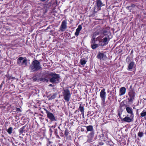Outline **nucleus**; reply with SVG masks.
Returning a JSON list of instances; mask_svg holds the SVG:
<instances>
[{
  "instance_id": "79ce46f5",
  "label": "nucleus",
  "mask_w": 146,
  "mask_h": 146,
  "mask_svg": "<svg viewBox=\"0 0 146 146\" xmlns=\"http://www.w3.org/2000/svg\"><path fill=\"white\" fill-rule=\"evenodd\" d=\"M118 115H119V117H120V118L121 114H120V113H119H119H118Z\"/></svg>"
},
{
  "instance_id": "f3484780",
  "label": "nucleus",
  "mask_w": 146,
  "mask_h": 146,
  "mask_svg": "<svg viewBox=\"0 0 146 146\" xmlns=\"http://www.w3.org/2000/svg\"><path fill=\"white\" fill-rule=\"evenodd\" d=\"M106 56V55H104L103 53L99 52L97 56V58L100 60H102Z\"/></svg>"
},
{
  "instance_id": "bb28decb",
  "label": "nucleus",
  "mask_w": 146,
  "mask_h": 146,
  "mask_svg": "<svg viewBox=\"0 0 146 146\" xmlns=\"http://www.w3.org/2000/svg\"><path fill=\"white\" fill-rule=\"evenodd\" d=\"M32 79H33V80L34 81H36L37 80L38 81H39L38 80L39 79H37V75H35L32 78Z\"/></svg>"
},
{
  "instance_id": "58836bf2",
  "label": "nucleus",
  "mask_w": 146,
  "mask_h": 146,
  "mask_svg": "<svg viewBox=\"0 0 146 146\" xmlns=\"http://www.w3.org/2000/svg\"><path fill=\"white\" fill-rule=\"evenodd\" d=\"M130 6L131 7L133 8V7H135V5L134 4H131Z\"/></svg>"
},
{
  "instance_id": "c756f323",
  "label": "nucleus",
  "mask_w": 146,
  "mask_h": 146,
  "mask_svg": "<svg viewBox=\"0 0 146 146\" xmlns=\"http://www.w3.org/2000/svg\"><path fill=\"white\" fill-rule=\"evenodd\" d=\"M80 63L81 65H83L86 64V61L84 60L81 59L80 60Z\"/></svg>"
},
{
  "instance_id": "20e7f679",
  "label": "nucleus",
  "mask_w": 146,
  "mask_h": 146,
  "mask_svg": "<svg viewBox=\"0 0 146 146\" xmlns=\"http://www.w3.org/2000/svg\"><path fill=\"white\" fill-rule=\"evenodd\" d=\"M60 75L55 73L51 72L49 81L52 84H58L60 82Z\"/></svg>"
},
{
  "instance_id": "49530a36",
  "label": "nucleus",
  "mask_w": 146,
  "mask_h": 146,
  "mask_svg": "<svg viewBox=\"0 0 146 146\" xmlns=\"http://www.w3.org/2000/svg\"><path fill=\"white\" fill-rule=\"evenodd\" d=\"M63 135V133H61V135H60V136H61L62 137Z\"/></svg>"
},
{
  "instance_id": "dca6fc26",
  "label": "nucleus",
  "mask_w": 146,
  "mask_h": 146,
  "mask_svg": "<svg viewBox=\"0 0 146 146\" xmlns=\"http://www.w3.org/2000/svg\"><path fill=\"white\" fill-rule=\"evenodd\" d=\"M126 110L128 113L130 114V115H131V116H134L133 110L131 108L127 107L126 108Z\"/></svg>"
},
{
  "instance_id": "393cba45",
  "label": "nucleus",
  "mask_w": 146,
  "mask_h": 146,
  "mask_svg": "<svg viewBox=\"0 0 146 146\" xmlns=\"http://www.w3.org/2000/svg\"><path fill=\"white\" fill-rule=\"evenodd\" d=\"M99 45L98 44H91V46L93 49H95L98 47Z\"/></svg>"
},
{
  "instance_id": "6ab92c4d",
  "label": "nucleus",
  "mask_w": 146,
  "mask_h": 146,
  "mask_svg": "<svg viewBox=\"0 0 146 146\" xmlns=\"http://www.w3.org/2000/svg\"><path fill=\"white\" fill-rule=\"evenodd\" d=\"M79 109L81 112V113L83 117H84V108L83 106H82V104H80V105L79 107Z\"/></svg>"
},
{
  "instance_id": "a878e982",
  "label": "nucleus",
  "mask_w": 146,
  "mask_h": 146,
  "mask_svg": "<svg viewBox=\"0 0 146 146\" xmlns=\"http://www.w3.org/2000/svg\"><path fill=\"white\" fill-rule=\"evenodd\" d=\"M13 130V128L11 127H9L8 129L7 130V131L8 133L9 134H11L12 133V131Z\"/></svg>"
},
{
  "instance_id": "de8ad7c7",
  "label": "nucleus",
  "mask_w": 146,
  "mask_h": 146,
  "mask_svg": "<svg viewBox=\"0 0 146 146\" xmlns=\"http://www.w3.org/2000/svg\"><path fill=\"white\" fill-rule=\"evenodd\" d=\"M40 1H45L46 0H40Z\"/></svg>"
},
{
  "instance_id": "4be33fe9",
  "label": "nucleus",
  "mask_w": 146,
  "mask_h": 146,
  "mask_svg": "<svg viewBox=\"0 0 146 146\" xmlns=\"http://www.w3.org/2000/svg\"><path fill=\"white\" fill-rule=\"evenodd\" d=\"M134 64V62H131L129 64L128 67V70H131L133 68V66Z\"/></svg>"
},
{
  "instance_id": "412c9836",
  "label": "nucleus",
  "mask_w": 146,
  "mask_h": 146,
  "mask_svg": "<svg viewBox=\"0 0 146 146\" xmlns=\"http://www.w3.org/2000/svg\"><path fill=\"white\" fill-rule=\"evenodd\" d=\"M98 38V37L96 38L95 37L92 36V38L90 41L91 44H95L96 41H97V39Z\"/></svg>"
},
{
  "instance_id": "09e8293b",
  "label": "nucleus",
  "mask_w": 146,
  "mask_h": 146,
  "mask_svg": "<svg viewBox=\"0 0 146 146\" xmlns=\"http://www.w3.org/2000/svg\"><path fill=\"white\" fill-rule=\"evenodd\" d=\"M87 142H90V141L89 140V139H88L87 140Z\"/></svg>"
},
{
  "instance_id": "c85d7f7f",
  "label": "nucleus",
  "mask_w": 146,
  "mask_h": 146,
  "mask_svg": "<svg viewBox=\"0 0 146 146\" xmlns=\"http://www.w3.org/2000/svg\"><path fill=\"white\" fill-rule=\"evenodd\" d=\"M99 34V32L98 31H96L95 32H94L92 35V36H94V37H95L96 38V36L97 35H98Z\"/></svg>"
},
{
  "instance_id": "9b49d317",
  "label": "nucleus",
  "mask_w": 146,
  "mask_h": 146,
  "mask_svg": "<svg viewBox=\"0 0 146 146\" xmlns=\"http://www.w3.org/2000/svg\"><path fill=\"white\" fill-rule=\"evenodd\" d=\"M102 133L100 135V138L105 141L108 139L107 132L106 131L102 130Z\"/></svg>"
},
{
  "instance_id": "c03bdc74",
  "label": "nucleus",
  "mask_w": 146,
  "mask_h": 146,
  "mask_svg": "<svg viewBox=\"0 0 146 146\" xmlns=\"http://www.w3.org/2000/svg\"><path fill=\"white\" fill-rule=\"evenodd\" d=\"M49 86H50L52 87L53 86V85L52 84H50L49 85Z\"/></svg>"
},
{
  "instance_id": "6e6d98bb",
  "label": "nucleus",
  "mask_w": 146,
  "mask_h": 146,
  "mask_svg": "<svg viewBox=\"0 0 146 146\" xmlns=\"http://www.w3.org/2000/svg\"><path fill=\"white\" fill-rule=\"evenodd\" d=\"M145 134H146V131H145Z\"/></svg>"
},
{
  "instance_id": "a18cd8bd",
  "label": "nucleus",
  "mask_w": 146,
  "mask_h": 146,
  "mask_svg": "<svg viewBox=\"0 0 146 146\" xmlns=\"http://www.w3.org/2000/svg\"><path fill=\"white\" fill-rule=\"evenodd\" d=\"M55 126H52L51 127H52V128H54L55 127Z\"/></svg>"
},
{
  "instance_id": "ea45409f",
  "label": "nucleus",
  "mask_w": 146,
  "mask_h": 146,
  "mask_svg": "<svg viewBox=\"0 0 146 146\" xmlns=\"http://www.w3.org/2000/svg\"><path fill=\"white\" fill-rule=\"evenodd\" d=\"M49 131L50 132V133L51 134L53 132V131L51 128H50L49 129Z\"/></svg>"
},
{
  "instance_id": "ddd939ff",
  "label": "nucleus",
  "mask_w": 146,
  "mask_h": 146,
  "mask_svg": "<svg viewBox=\"0 0 146 146\" xmlns=\"http://www.w3.org/2000/svg\"><path fill=\"white\" fill-rule=\"evenodd\" d=\"M133 117L134 116H131V115H130L129 117L126 116L123 118V120L125 122L130 123L133 121Z\"/></svg>"
},
{
  "instance_id": "f8f14e48",
  "label": "nucleus",
  "mask_w": 146,
  "mask_h": 146,
  "mask_svg": "<svg viewBox=\"0 0 146 146\" xmlns=\"http://www.w3.org/2000/svg\"><path fill=\"white\" fill-rule=\"evenodd\" d=\"M67 23L66 20H63L62 22L61 26L59 28L60 30L62 32L64 31L67 28Z\"/></svg>"
},
{
  "instance_id": "2eb2a0df",
  "label": "nucleus",
  "mask_w": 146,
  "mask_h": 146,
  "mask_svg": "<svg viewBox=\"0 0 146 146\" xmlns=\"http://www.w3.org/2000/svg\"><path fill=\"white\" fill-rule=\"evenodd\" d=\"M126 89L124 87H121L119 89V95L120 96L124 95L125 93Z\"/></svg>"
},
{
  "instance_id": "72a5a7b5",
  "label": "nucleus",
  "mask_w": 146,
  "mask_h": 146,
  "mask_svg": "<svg viewBox=\"0 0 146 146\" xmlns=\"http://www.w3.org/2000/svg\"><path fill=\"white\" fill-rule=\"evenodd\" d=\"M130 60V58L129 57H127L126 60V61L127 62H129Z\"/></svg>"
},
{
  "instance_id": "7ed1b4c3",
  "label": "nucleus",
  "mask_w": 146,
  "mask_h": 146,
  "mask_svg": "<svg viewBox=\"0 0 146 146\" xmlns=\"http://www.w3.org/2000/svg\"><path fill=\"white\" fill-rule=\"evenodd\" d=\"M136 93L134 89L131 85L129 89L128 93V97L127 98L129 102L132 103L135 99Z\"/></svg>"
},
{
  "instance_id": "5fc2aeb1",
  "label": "nucleus",
  "mask_w": 146,
  "mask_h": 146,
  "mask_svg": "<svg viewBox=\"0 0 146 146\" xmlns=\"http://www.w3.org/2000/svg\"><path fill=\"white\" fill-rule=\"evenodd\" d=\"M58 128H59V129H60V127H58Z\"/></svg>"
},
{
  "instance_id": "c9c22d12",
  "label": "nucleus",
  "mask_w": 146,
  "mask_h": 146,
  "mask_svg": "<svg viewBox=\"0 0 146 146\" xmlns=\"http://www.w3.org/2000/svg\"><path fill=\"white\" fill-rule=\"evenodd\" d=\"M16 110L17 111H21V110L19 108H17L16 109Z\"/></svg>"
},
{
  "instance_id": "e433bc0d",
  "label": "nucleus",
  "mask_w": 146,
  "mask_h": 146,
  "mask_svg": "<svg viewBox=\"0 0 146 146\" xmlns=\"http://www.w3.org/2000/svg\"><path fill=\"white\" fill-rule=\"evenodd\" d=\"M54 134L55 135H56L58 134V132H57V129H55V131H54Z\"/></svg>"
},
{
  "instance_id": "3c124183",
  "label": "nucleus",
  "mask_w": 146,
  "mask_h": 146,
  "mask_svg": "<svg viewBox=\"0 0 146 146\" xmlns=\"http://www.w3.org/2000/svg\"><path fill=\"white\" fill-rule=\"evenodd\" d=\"M51 142H50V141H49V144H50V143H51Z\"/></svg>"
},
{
  "instance_id": "1a4fd4ad",
  "label": "nucleus",
  "mask_w": 146,
  "mask_h": 146,
  "mask_svg": "<svg viewBox=\"0 0 146 146\" xmlns=\"http://www.w3.org/2000/svg\"><path fill=\"white\" fill-rule=\"evenodd\" d=\"M97 6L94 8V11L96 12L101 9V7L103 6V3L100 0H96Z\"/></svg>"
},
{
  "instance_id": "423d86ee",
  "label": "nucleus",
  "mask_w": 146,
  "mask_h": 146,
  "mask_svg": "<svg viewBox=\"0 0 146 146\" xmlns=\"http://www.w3.org/2000/svg\"><path fill=\"white\" fill-rule=\"evenodd\" d=\"M51 72L44 73L41 77L38 80L42 82H48L50 78Z\"/></svg>"
},
{
  "instance_id": "f03ea898",
  "label": "nucleus",
  "mask_w": 146,
  "mask_h": 146,
  "mask_svg": "<svg viewBox=\"0 0 146 146\" xmlns=\"http://www.w3.org/2000/svg\"><path fill=\"white\" fill-rule=\"evenodd\" d=\"M29 69L32 72H36L42 69L40 63L37 60L33 61L29 66Z\"/></svg>"
},
{
  "instance_id": "4c0bfd02",
  "label": "nucleus",
  "mask_w": 146,
  "mask_h": 146,
  "mask_svg": "<svg viewBox=\"0 0 146 146\" xmlns=\"http://www.w3.org/2000/svg\"><path fill=\"white\" fill-rule=\"evenodd\" d=\"M127 7V9H129V10H131L132 8L130 6Z\"/></svg>"
},
{
  "instance_id": "cd10ccee",
  "label": "nucleus",
  "mask_w": 146,
  "mask_h": 146,
  "mask_svg": "<svg viewBox=\"0 0 146 146\" xmlns=\"http://www.w3.org/2000/svg\"><path fill=\"white\" fill-rule=\"evenodd\" d=\"M56 94H52V95L49 98V100H52V99H54L56 97Z\"/></svg>"
},
{
  "instance_id": "f257e3e1",
  "label": "nucleus",
  "mask_w": 146,
  "mask_h": 146,
  "mask_svg": "<svg viewBox=\"0 0 146 146\" xmlns=\"http://www.w3.org/2000/svg\"><path fill=\"white\" fill-rule=\"evenodd\" d=\"M102 32L103 38L102 39V41L104 43L103 45H106L108 44L110 39L112 37L111 32L110 31L105 30H102Z\"/></svg>"
},
{
  "instance_id": "aec40b11",
  "label": "nucleus",
  "mask_w": 146,
  "mask_h": 146,
  "mask_svg": "<svg viewBox=\"0 0 146 146\" xmlns=\"http://www.w3.org/2000/svg\"><path fill=\"white\" fill-rule=\"evenodd\" d=\"M95 133L94 131L91 132L88 135V137L91 139H92L94 137Z\"/></svg>"
},
{
  "instance_id": "a211bd4d",
  "label": "nucleus",
  "mask_w": 146,
  "mask_h": 146,
  "mask_svg": "<svg viewBox=\"0 0 146 146\" xmlns=\"http://www.w3.org/2000/svg\"><path fill=\"white\" fill-rule=\"evenodd\" d=\"M86 128L87 130L88 131H94L93 127L92 125H90L88 126H84Z\"/></svg>"
},
{
  "instance_id": "f704fd0d",
  "label": "nucleus",
  "mask_w": 146,
  "mask_h": 146,
  "mask_svg": "<svg viewBox=\"0 0 146 146\" xmlns=\"http://www.w3.org/2000/svg\"><path fill=\"white\" fill-rule=\"evenodd\" d=\"M125 105L124 104L121 103V105H120V108H121L122 107H123V106H124Z\"/></svg>"
},
{
  "instance_id": "5701e85b",
  "label": "nucleus",
  "mask_w": 146,
  "mask_h": 146,
  "mask_svg": "<svg viewBox=\"0 0 146 146\" xmlns=\"http://www.w3.org/2000/svg\"><path fill=\"white\" fill-rule=\"evenodd\" d=\"M140 115L142 117H145L146 115V108L143 110Z\"/></svg>"
},
{
  "instance_id": "37998d69",
  "label": "nucleus",
  "mask_w": 146,
  "mask_h": 146,
  "mask_svg": "<svg viewBox=\"0 0 146 146\" xmlns=\"http://www.w3.org/2000/svg\"><path fill=\"white\" fill-rule=\"evenodd\" d=\"M3 84H1L0 85V88H1Z\"/></svg>"
},
{
  "instance_id": "0eeeda50",
  "label": "nucleus",
  "mask_w": 146,
  "mask_h": 146,
  "mask_svg": "<svg viewBox=\"0 0 146 146\" xmlns=\"http://www.w3.org/2000/svg\"><path fill=\"white\" fill-rule=\"evenodd\" d=\"M27 59L26 57H20L17 59V64L19 66L25 65L26 66L27 64Z\"/></svg>"
},
{
  "instance_id": "2f4dec72",
  "label": "nucleus",
  "mask_w": 146,
  "mask_h": 146,
  "mask_svg": "<svg viewBox=\"0 0 146 146\" xmlns=\"http://www.w3.org/2000/svg\"><path fill=\"white\" fill-rule=\"evenodd\" d=\"M104 144L103 142H99L96 145H95V146H101Z\"/></svg>"
},
{
  "instance_id": "864d4df0",
  "label": "nucleus",
  "mask_w": 146,
  "mask_h": 146,
  "mask_svg": "<svg viewBox=\"0 0 146 146\" xmlns=\"http://www.w3.org/2000/svg\"><path fill=\"white\" fill-rule=\"evenodd\" d=\"M138 109H137V113H138Z\"/></svg>"
},
{
  "instance_id": "b1692460",
  "label": "nucleus",
  "mask_w": 146,
  "mask_h": 146,
  "mask_svg": "<svg viewBox=\"0 0 146 146\" xmlns=\"http://www.w3.org/2000/svg\"><path fill=\"white\" fill-rule=\"evenodd\" d=\"M26 125H25L19 129V131L20 134H21L23 133L24 131V130L25 129V128L26 127Z\"/></svg>"
},
{
  "instance_id": "4468645a",
  "label": "nucleus",
  "mask_w": 146,
  "mask_h": 146,
  "mask_svg": "<svg viewBox=\"0 0 146 146\" xmlns=\"http://www.w3.org/2000/svg\"><path fill=\"white\" fill-rule=\"evenodd\" d=\"M82 29V26L81 25H79L78 28L76 30V32L75 33V35L77 36L79 34V32Z\"/></svg>"
},
{
  "instance_id": "6e6552de",
  "label": "nucleus",
  "mask_w": 146,
  "mask_h": 146,
  "mask_svg": "<svg viewBox=\"0 0 146 146\" xmlns=\"http://www.w3.org/2000/svg\"><path fill=\"white\" fill-rule=\"evenodd\" d=\"M105 91V89L104 88L101 90L100 93V96L102 101V104L104 105L105 104V100L106 95V93Z\"/></svg>"
},
{
  "instance_id": "7c9ffc66",
  "label": "nucleus",
  "mask_w": 146,
  "mask_h": 146,
  "mask_svg": "<svg viewBox=\"0 0 146 146\" xmlns=\"http://www.w3.org/2000/svg\"><path fill=\"white\" fill-rule=\"evenodd\" d=\"M143 132L139 131L138 133V136L140 137H141L143 136Z\"/></svg>"
},
{
  "instance_id": "9d476101",
  "label": "nucleus",
  "mask_w": 146,
  "mask_h": 146,
  "mask_svg": "<svg viewBox=\"0 0 146 146\" xmlns=\"http://www.w3.org/2000/svg\"><path fill=\"white\" fill-rule=\"evenodd\" d=\"M45 111L47 114V117L51 121H57L56 118L55 117L54 115L52 113L46 110H45Z\"/></svg>"
},
{
  "instance_id": "a19ab883",
  "label": "nucleus",
  "mask_w": 146,
  "mask_h": 146,
  "mask_svg": "<svg viewBox=\"0 0 146 146\" xmlns=\"http://www.w3.org/2000/svg\"><path fill=\"white\" fill-rule=\"evenodd\" d=\"M56 135V137H57L58 138H60V137L59 136L58 134Z\"/></svg>"
},
{
  "instance_id": "39448f33",
  "label": "nucleus",
  "mask_w": 146,
  "mask_h": 146,
  "mask_svg": "<svg viewBox=\"0 0 146 146\" xmlns=\"http://www.w3.org/2000/svg\"><path fill=\"white\" fill-rule=\"evenodd\" d=\"M62 94L64 99L67 102H69L71 97V94L68 88H63Z\"/></svg>"
},
{
  "instance_id": "8fccbe9b",
  "label": "nucleus",
  "mask_w": 146,
  "mask_h": 146,
  "mask_svg": "<svg viewBox=\"0 0 146 146\" xmlns=\"http://www.w3.org/2000/svg\"><path fill=\"white\" fill-rule=\"evenodd\" d=\"M77 111V110H76L75 111V113H76Z\"/></svg>"
},
{
  "instance_id": "603ef678",
  "label": "nucleus",
  "mask_w": 146,
  "mask_h": 146,
  "mask_svg": "<svg viewBox=\"0 0 146 146\" xmlns=\"http://www.w3.org/2000/svg\"><path fill=\"white\" fill-rule=\"evenodd\" d=\"M49 28H50L49 27H48L46 29H49Z\"/></svg>"
},
{
  "instance_id": "473e14b6",
  "label": "nucleus",
  "mask_w": 146,
  "mask_h": 146,
  "mask_svg": "<svg viewBox=\"0 0 146 146\" xmlns=\"http://www.w3.org/2000/svg\"><path fill=\"white\" fill-rule=\"evenodd\" d=\"M69 133L68 131V130L66 129L65 131L64 132V135L66 136H67Z\"/></svg>"
}]
</instances>
